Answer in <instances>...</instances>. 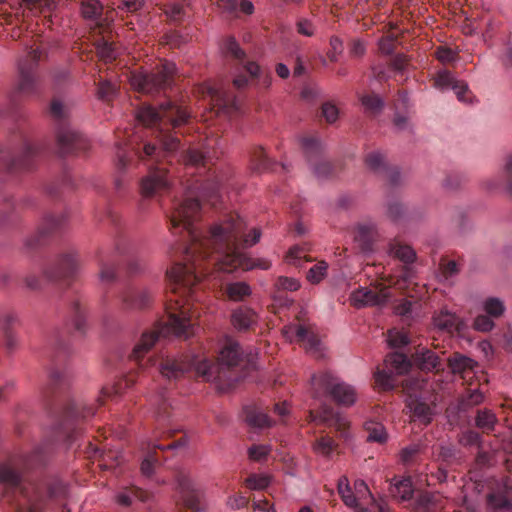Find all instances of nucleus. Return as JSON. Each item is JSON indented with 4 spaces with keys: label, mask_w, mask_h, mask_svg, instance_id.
Segmentation results:
<instances>
[{
    "label": "nucleus",
    "mask_w": 512,
    "mask_h": 512,
    "mask_svg": "<svg viewBox=\"0 0 512 512\" xmlns=\"http://www.w3.org/2000/svg\"><path fill=\"white\" fill-rule=\"evenodd\" d=\"M391 495L401 501H406L412 498L413 488L412 482L409 478L397 481L390 488Z\"/></svg>",
    "instance_id": "c9c22d12"
},
{
    "label": "nucleus",
    "mask_w": 512,
    "mask_h": 512,
    "mask_svg": "<svg viewBox=\"0 0 512 512\" xmlns=\"http://www.w3.org/2000/svg\"><path fill=\"white\" fill-rule=\"evenodd\" d=\"M322 115L328 123H334L338 119L339 110L334 104L326 102L322 105Z\"/></svg>",
    "instance_id": "338daca9"
},
{
    "label": "nucleus",
    "mask_w": 512,
    "mask_h": 512,
    "mask_svg": "<svg viewBox=\"0 0 512 512\" xmlns=\"http://www.w3.org/2000/svg\"><path fill=\"white\" fill-rule=\"evenodd\" d=\"M270 481L271 478L269 476L252 474L245 482L252 490H263L269 486Z\"/></svg>",
    "instance_id": "3c124183"
},
{
    "label": "nucleus",
    "mask_w": 512,
    "mask_h": 512,
    "mask_svg": "<svg viewBox=\"0 0 512 512\" xmlns=\"http://www.w3.org/2000/svg\"><path fill=\"white\" fill-rule=\"evenodd\" d=\"M69 386L70 382L64 375L59 372H53L50 376L48 396L55 397L58 402L59 398L67 392Z\"/></svg>",
    "instance_id": "c85d7f7f"
},
{
    "label": "nucleus",
    "mask_w": 512,
    "mask_h": 512,
    "mask_svg": "<svg viewBox=\"0 0 512 512\" xmlns=\"http://www.w3.org/2000/svg\"><path fill=\"white\" fill-rule=\"evenodd\" d=\"M387 342H388L389 347H391V348H400V347L408 345L410 340H409L408 335L405 333L395 331V330H389Z\"/></svg>",
    "instance_id": "8fccbe9b"
},
{
    "label": "nucleus",
    "mask_w": 512,
    "mask_h": 512,
    "mask_svg": "<svg viewBox=\"0 0 512 512\" xmlns=\"http://www.w3.org/2000/svg\"><path fill=\"white\" fill-rule=\"evenodd\" d=\"M406 407L409 408L413 415L424 425H429L432 422L433 411L420 397L409 395L406 399Z\"/></svg>",
    "instance_id": "a211bd4d"
},
{
    "label": "nucleus",
    "mask_w": 512,
    "mask_h": 512,
    "mask_svg": "<svg viewBox=\"0 0 512 512\" xmlns=\"http://www.w3.org/2000/svg\"><path fill=\"white\" fill-rule=\"evenodd\" d=\"M191 369L194 368L197 376L203 377L206 381L213 382L216 362L211 363L207 359L197 360L196 358L188 359Z\"/></svg>",
    "instance_id": "473e14b6"
},
{
    "label": "nucleus",
    "mask_w": 512,
    "mask_h": 512,
    "mask_svg": "<svg viewBox=\"0 0 512 512\" xmlns=\"http://www.w3.org/2000/svg\"><path fill=\"white\" fill-rule=\"evenodd\" d=\"M484 310L489 316L498 318L504 313L505 307L498 298H489L484 303Z\"/></svg>",
    "instance_id": "09e8293b"
},
{
    "label": "nucleus",
    "mask_w": 512,
    "mask_h": 512,
    "mask_svg": "<svg viewBox=\"0 0 512 512\" xmlns=\"http://www.w3.org/2000/svg\"><path fill=\"white\" fill-rule=\"evenodd\" d=\"M246 413V422L256 428H265L270 427L272 425L267 414L262 413L254 408H247L245 410Z\"/></svg>",
    "instance_id": "e433bc0d"
},
{
    "label": "nucleus",
    "mask_w": 512,
    "mask_h": 512,
    "mask_svg": "<svg viewBox=\"0 0 512 512\" xmlns=\"http://www.w3.org/2000/svg\"><path fill=\"white\" fill-rule=\"evenodd\" d=\"M434 324L440 330L452 332L454 330L460 331V325L462 323L456 314L448 311H441L434 317Z\"/></svg>",
    "instance_id": "cd10ccee"
},
{
    "label": "nucleus",
    "mask_w": 512,
    "mask_h": 512,
    "mask_svg": "<svg viewBox=\"0 0 512 512\" xmlns=\"http://www.w3.org/2000/svg\"><path fill=\"white\" fill-rule=\"evenodd\" d=\"M159 141L161 147L157 155L162 156L164 160L173 155L180 147V140L171 134H164L162 129L159 134Z\"/></svg>",
    "instance_id": "c756f323"
},
{
    "label": "nucleus",
    "mask_w": 512,
    "mask_h": 512,
    "mask_svg": "<svg viewBox=\"0 0 512 512\" xmlns=\"http://www.w3.org/2000/svg\"><path fill=\"white\" fill-rule=\"evenodd\" d=\"M0 482L11 488H18L21 485V476L11 467L7 465H1Z\"/></svg>",
    "instance_id": "a19ab883"
},
{
    "label": "nucleus",
    "mask_w": 512,
    "mask_h": 512,
    "mask_svg": "<svg viewBox=\"0 0 512 512\" xmlns=\"http://www.w3.org/2000/svg\"><path fill=\"white\" fill-rule=\"evenodd\" d=\"M395 255L406 264H411L416 260V252L407 245L399 246L395 251Z\"/></svg>",
    "instance_id": "4d7b16f0"
},
{
    "label": "nucleus",
    "mask_w": 512,
    "mask_h": 512,
    "mask_svg": "<svg viewBox=\"0 0 512 512\" xmlns=\"http://www.w3.org/2000/svg\"><path fill=\"white\" fill-rule=\"evenodd\" d=\"M166 168H151L141 181V193L145 197H151L168 187Z\"/></svg>",
    "instance_id": "9b49d317"
},
{
    "label": "nucleus",
    "mask_w": 512,
    "mask_h": 512,
    "mask_svg": "<svg viewBox=\"0 0 512 512\" xmlns=\"http://www.w3.org/2000/svg\"><path fill=\"white\" fill-rule=\"evenodd\" d=\"M145 5V0H122L117 6V10L127 13H136Z\"/></svg>",
    "instance_id": "680f3d73"
},
{
    "label": "nucleus",
    "mask_w": 512,
    "mask_h": 512,
    "mask_svg": "<svg viewBox=\"0 0 512 512\" xmlns=\"http://www.w3.org/2000/svg\"><path fill=\"white\" fill-rule=\"evenodd\" d=\"M66 224V217L62 214L54 216L48 215L44 218L42 233L50 234L54 233L61 228H63Z\"/></svg>",
    "instance_id": "37998d69"
},
{
    "label": "nucleus",
    "mask_w": 512,
    "mask_h": 512,
    "mask_svg": "<svg viewBox=\"0 0 512 512\" xmlns=\"http://www.w3.org/2000/svg\"><path fill=\"white\" fill-rule=\"evenodd\" d=\"M367 441L384 443L387 440V433L384 426L377 422L366 423Z\"/></svg>",
    "instance_id": "79ce46f5"
},
{
    "label": "nucleus",
    "mask_w": 512,
    "mask_h": 512,
    "mask_svg": "<svg viewBox=\"0 0 512 512\" xmlns=\"http://www.w3.org/2000/svg\"><path fill=\"white\" fill-rule=\"evenodd\" d=\"M114 93L115 87L110 81L104 80L99 83L97 88V97L100 100H109Z\"/></svg>",
    "instance_id": "0e129e2a"
},
{
    "label": "nucleus",
    "mask_w": 512,
    "mask_h": 512,
    "mask_svg": "<svg viewBox=\"0 0 512 512\" xmlns=\"http://www.w3.org/2000/svg\"><path fill=\"white\" fill-rule=\"evenodd\" d=\"M484 400V395L480 390L471 391L465 398L461 401V406L463 409H468L473 406L479 405Z\"/></svg>",
    "instance_id": "13d9d810"
},
{
    "label": "nucleus",
    "mask_w": 512,
    "mask_h": 512,
    "mask_svg": "<svg viewBox=\"0 0 512 512\" xmlns=\"http://www.w3.org/2000/svg\"><path fill=\"white\" fill-rule=\"evenodd\" d=\"M17 318L12 314H6L0 318V329L4 335L5 348L8 352H13L18 347V338L13 331V325Z\"/></svg>",
    "instance_id": "aec40b11"
},
{
    "label": "nucleus",
    "mask_w": 512,
    "mask_h": 512,
    "mask_svg": "<svg viewBox=\"0 0 512 512\" xmlns=\"http://www.w3.org/2000/svg\"><path fill=\"white\" fill-rule=\"evenodd\" d=\"M184 3H167L165 5L164 13L173 22H180L185 16Z\"/></svg>",
    "instance_id": "de8ad7c7"
},
{
    "label": "nucleus",
    "mask_w": 512,
    "mask_h": 512,
    "mask_svg": "<svg viewBox=\"0 0 512 512\" xmlns=\"http://www.w3.org/2000/svg\"><path fill=\"white\" fill-rule=\"evenodd\" d=\"M274 162L266 157L264 149L257 147L251 154V168L253 171L262 173L273 169Z\"/></svg>",
    "instance_id": "2f4dec72"
},
{
    "label": "nucleus",
    "mask_w": 512,
    "mask_h": 512,
    "mask_svg": "<svg viewBox=\"0 0 512 512\" xmlns=\"http://www.w3.org/2000/svg\"><path fill=\"white\" fill-rule=\"evenodd\" d=\"M337 490L338 493L344 502V504L350 508H357L358 507V498L357 496L352 492L349 480L346 476H341L337 483Z\"/></svg>",
    "instance_id": "72a5a7b5"
},
{
    "label": "nucleus",
    "mask_w": 512,
    "mask_h": 512,
    "mask_svg": "<svg viewBox=\"0 0 512 512\" xmlns=\"http://www.w3.org/2000/svg\"><path fill=\"white\" fill-rule=\"evenodd\" d=\"M200 211V203L196 198H187L178 207H176L171 216L173 227L183 226L188 231L193 241H197V234L193 227Z\"/></svg>",
    "instance_id": "0eeeda50"
},
{
    "label": "nucleus",
    "mask_w": 512,
    "mask_h": 512,
    "mask_svg": "<svg viewBox=\"0 0 512 512\" xmlns=\"http://www.w3.org/2000/svg\"><path fill=\"white\" fill-rule=\"evenodd\" d=\"M177 481L184 506L193 512H201L200 502L203 493L195 489L192 481L185 475H179Z\"/></svg>",
    "instance_id": "f8f14e48"
},
{
    "label": "nucleus",
    "mask_w": 512,
    "mask_h": 512,
    "mask_svg": "<svg viewBox=\"0 0 512 512\" xmlns=\"http://www.w3.org/2000/svg\"><path fill=\"white\" fill-rule=\"evenodd\" d=\"M377 236V230L373 224H359L356 227L354 241L358 244L363 253H369L373 250V243Z\"/></svg>",
    "instance_id": "f3484780"
},
{
    "label": "nucleus",
    "mask_w": 512,
    "mask_h": 512,
    "mask_svg": "<svg viewBox=\"0 0 512 512\" xmlns=\"http://www.w3.org/2000/svg\"><path fill=\"white\" fill-rule=\"evenodd\" d=\"M241 355L239 344L234 343L227 345L220 351L216 366L236 368L240 363Z\"/></svg>",
    "instance_id": "5701e85b"
},
{
    "label": "nucleus",
    "mask_w": 512,
    "mask_h": 512,
    "mask_svg": "<svg viewBox=\"0 0 512 512\" xmlns=\"http://www.w3.org/2000/svg\"><path fill=\"white\" fill-rule=\"evenodd\" d=\"M136 120L144 127L150 128L164 121L170 123L173 128L180 127L187 123L189 114L174 105L171 101H166L154 107L150 104H143L135 111Z\"/></svg>",
    "instance_id": "f03ea898"
},
{
    "label": "nucleus",
    "mask_w": 512,
    "mask_h": 512,
    "mask_svg": "<svg viewBox=\"0 0 512 512\" xmlns=\"http://www.w3.org/2000/svg\"><path fill=\"white\" fill-rule=\"evenodd\" d=\"M42 56V51L38 48L32 49L26 55L18 60L19 81L17 88L21 92H32L37 84L38 62Z\"/></svg>",
    "instance_id": "39448f33"
},
{
    "label": "nucleus",
    "mask_w": 512,
    "mask_h": 512,
    "mask_svg": "<svg viewBox=\"0 0 512 512\" xmlns=\"http://www.w3.org/2000/svg\"><path fill=\"white\" fill-rule=\"evenodd\" d=\"M56 137L61 155L78 153L85 151L89 147L87 139L69 126L59 128Z\"/></svg>",
    "instance_id": "6e6552de"
},
{
    "label": "nucleus",
    "mask_w": 512,
    "mask_h": 512,
    "mask_svg": "<svg viewBox=\"0 0 512 512\" xmlns=\"http://www.w3.org/2000/svg\"><path fill=\"white\" fill-rule=\"evenodd\" d=\"M386 367L395 371L396 375H406L411 371L412 363L408 357L399 352H392L386 355L384 359Z\"/></svg>",
    "instance_id": "393cba45"
},
{
    "label": "nucleus",
    "mask_w": 512,
    "mask_h": 512,
    "mask_svg": "<svg viewBox=\"0 0 512 512\" xmlns=\"http://www.w3.org/2000/svg\"><path fill=\"white\" fill-rule=\"evenodd\" d=\"M181 314L182 316L173 313L170 314L168 326L175 336L188 339L194 334L193 325L190 319L184 316V312H181Z\"/></svg>",
    "instance_id": "412c9836"
},
{
    "label": "nucleus",
    "mask_w": 512,
    "mask_h": 512,
    "mask_svg": "<svg viewBox=\"0 0 512 512\" xmlns=\"http://www.w3.org/2000/svg\"><path fill=\"white\" fill-rule=\"evenodd\" d=\"M328 264L325 261H319L307 272V280L312 284L320 283L327 275Z\"/></svg>",
    "instance_id": "c03bdc74"
},
{
    "label": "nucleus",
    "mask_w": 512,
    "mask_h": 512,
    "mask_svg": "<svg viewBox=\"0 0 512 512\" xmlns=\"http://www.w3.org/2000/svg\"><path fill=\"white\" fill-rule=\"evenodd\" d=\"M191 370L188 359H165L160 366V373L169 380H177Z\"/></svg>",
    "instance_id": "2eb2a0df"
},
{
    "label": "nucleus",
    "mask_w": 512,
    "mask_h": 512,
    "mask_svg": "<svg viewBox=\"0 0 512 512\" xmlns=\"http://www.w3.org/2000/svg\"><path fill=\"white\" fill-rule=\"evenodd\" d=\"M270 452V448L265 445H252L248 449V455L250 459L254 461H260L263 458H266Z\"/></svg>",
    "instance_id": "69168bd1"
},
{
    "label": "nucleus",
    "mask_w": 512,
    "mask_h": 512,
    "mask_svg": "<svg viewBox=\"0 0 512 512\" xmlns=\"http://www.w3.org/2000/svg\"><path fill=\"white\" fill-rule=\"evenodd\" d=\"M226 294L233 301H241L251 294V288L246 282L230 283L226 286Z\"/></svg>",
    "instance_id": "58836bf2"
},
{
    "label": "nucleus",
    "mask_w": 512,
    "mask_h": 512,
    "mask_svg": "<svg viewBox=\"0 0 512 512\" xmlns=\"http://www.w3.org/2000/svg\"><path fill=\"white\" fill-rule=\"evenodd\" d=\"M152 301V294L147 289L131 288L125 291L123 303L126 308L140 310L146 308Z\"/></svg>",
    "instance_id": "dca6fc26"
},
{
    "label": "nucleus",
    "mask_w": 512,
    "mask_h": 512,
    "mask_svg": "<svg viewBox=\"0 0 512 512\" xmlns=\"http://www.w3.org/2000/svg\"><path fill=\"white\" fill-rule=\"evenodd\" d=\"M159 338V332L158 331H151L143 333L141 336L140 341L135 345L132 356L135 359H139L142 357L145 353H147L156 343V341Z\"/></svg>",
    "instance_id": "7c9ffc66"
},
{
    "label": "nucleus",
    "mask_w": 512,
    "mask_h": 512,
    "mask_svg": "<svg viewBox=\"0 0 512 512\" xmlns=\"http://www.w3.org/2000/svg\"><path fill=\"white\" fill-rule=\"evenodd\" d=\"M48 495L52 499H66L68 487L61 481H54L48 486Z\"/></svg>",
    "instance_id": "864d4df0"
},
{
    "label": "nucleus",
    "mask_w": 512,
    "mask_h": 512,
    "mask_svg": "<svg viewBox=\"0 0 512 512\" xmlns=\"http://www.w3.org/2000/svg\"><path fill=\"white\" fill-rule=\"evenodd\" d=\"M447 365L453 374L462 375L467 371H473L478 363L468 356L455 352L448 358Z\"/></svg>",
    "instance_id": "b1692460"
},
{
    "label": "nucleus",
    "mask_w": 512,
    "mask_h": 512,
    "mask_svg": "<svg viewBox=\"0 0 512 512\" xmlns=\"http://www.w3.org/2000/svg\"><path fill=\"white\" fill-rule=\"evenodd\" d=\"M366 165L374 172H377L384 164L383 156L380 153H371L365 158Z\"/></svg>",
    "instance_id": "774afa93"
},
{
    "label": "nucleus",
    "mask_w": 512,
    "mask_h": 512,
    "mask_svg": "<svg viewBox=\"0 0 512 512\" xmlns=\"http://www.w3.org/2000/svg\"><path fill=\"white\" fill-rule=\"evenodd\" d=\"M104 6L100 0H82L80 5V14L87 21H93L98 27H103L101 22Z\"/></svg>",
    "instance_id": "4be33fe9"
},
{
    "label": "nucleus",
    "mask_w": 512,
    "mask_h": 512,
    "mask_svg": "<svg viewBox=\"0 0 512 512\" xmlns=\"http://www.w3.org/2000/svg\"><path fill=\"white\" fill-rule=\"evenodd\" d=\"M183 161L186 165L198 167L204 165L205 156L199 150L189 149L188 151H186Z\"/></svg>",
    "instance_id": "6e6d98bb"
},
{
    "label": "nucleus",
    "mask_w": 512,
    "mask_h": 512,
    "mask_svg": "<svg viewBox=\"0 0 512 512\" xmlns=\"http://www.w3.org/2000/svg\"><path fill=\"white\" fill-rule=\"evenodd\" d=\"M438 457L446 464L458 462V451L452 445H441L439 447Z\"/></svg>",
    "instance_id": "603ef678"
},
{
    "label": "nucleus",
    "mask_w": 512,
    "mask_h": 512,
    "mask_svg": "<svg viewBox=\"0 0 512 512\" xmlns=\"http://www.w3.org/2000/svg\"><path fill=\"white\" fill-rule=\"evenodd\" d=\"M375 383L384 391H391L395 388L394 376L392 372L378 370L374 374Z\"/></svg>",
    "instance_id": "a18cd8bd"
},
{
    "label": "nucleus",
    "mask_w": 512,
    "mask_h": 512,
    "mask_svg": "<svg viewBox=\"0 0 512 512\" xmlns=\"http://www.w3.org/2000/svg\"><path fill=\"white\" fill-rule=\"evenodd\" d=\"M295 333L299 341L305 342V349L308 352H320L321 341L315 333L308 331L303 325L296 326Z\"/></svg>",
    "instance_id": "bb28decb"
},
{
    "label": "nucleus",
    "mask_w": 512,
    "mask_h": 512,
    "mask_svg": "<svg viewBox=\"0 0 512 512\" xmlns=\"http://www.w3.org/2000/svg\"><path fill=\"white\" fill-rule=\"evenodd\" d=\"M497 423L496 415L489 409L478 410L475 417V425L484 433L494 430Z\"/></svg>",
    "instance_id": "f704fd0d"
},
{
    "label": "nucleus",
    "mask_w": 512,
    "mask_h": 512,
    "mask_svg": "<svg viewBox=\"0 0 512 512\" xmlns=\"http://www.w3.org/2000/svg\"><path fill=\"white\" fill-rule=\"evenodd\" d=\"M240 248H242V246H238L224 253L221 261L218 263L220 270L232 272L236 268H242L246 271L253 269L254 259L249 257L246 253L241 252Z\"/></svg>",
    "instance_id": "9d476101"
},
{
    "label": "nucleus",
    "mask_w": 512,
    "mask_h": 512,
    "mask_svg": "<svg viewBox=\"0 0 512 512\" xmlns=\"http://www.w3.org/2000/svg\"><path fill=\"white\" fill-rule=\"evenodd\" d=\"M96 52L100 59L105 62H112L117 58V53L112 43L101 41L96 44Z\"/></svg>",
    "instance_id": "49530a36"
},
{
    "label": "nucleus",
    "mask_w": 512,
    "mask_h": 512,
    "mask_svg": "<svg viewBox=\"0 0 512 512\" xmlns=\"http://www.w3.org/2000/svg\"><path fill=\"white\" fill-rule=\"evenodd\" d=\"M275 286L281 290L297 291L301 285L295 278L280 276L277 278Z\"/></svg>",
    "instance_id": "bf43d9fd"
},
{
    "label": "nucleus",
    "mask_w": 512,
    "mask_h": 512,
    "mask_svg": "<svg viewBox=\"0 0 512 512\" xmlns=\"http://www.w3.org/2000/svg\"><path fill=\"white\" fill-rule=\"evenodd\" d=\"M337 447L336 442L329 436H324L317 439L313 445V451L325 458H330L333 450Z\"/></svg>",
    "instance_id": "ea45409f"
},
{
    "label": "nucleus",
    "mask_w": 512,
    "mask_h": 512,
    "mask_svg": "<svg viewBox=\"0 0 512 512\" xmlns=\"http://www.w3.org/2000/svg\"><path fill=\"white\" fill-rule=\"evenodd\" d=\"M314 173L318 178H329L335 175V166L331 162L322 161L315 166Z\"/></svg>",
    "instance_id": "052dcab7"
},
{
    "label": "nucleus",
    "mask_w": 512,
    "mask_h": 512,
    "mask_svg": "<svg viewBox=\"0 0 512 512\" xmlns=\"http://www.w3.org/2000/svg\"><path fill=\"white\" fill-rule=\"evenodd\" d=\"M312 381H316L320 388L326 390L338 405L352 406L356 402L357 394L354 387L344 382H335L331 373L313 375Z\"/></svg>",
    "instance_id": "20e7f679"
},
{
    "label": "nucleus",
    "mask_w": 512,
    "mask_h": 512,
    "mask_svg": "<svg viewBox=\"0 0 512 512\" xmlns=\"http://www.w3.org/2000/svg\"><path fill=\"white\" fill-rule=\"evenodd\" d=\"M487 505L493 512L508 511L512 509L511 501L501 493L488 494Z\"/></svg>",
    "instance_id": "4c0bfd02"
},
{
    "label": "nucleus",
    "mask_w": 512,
    "mask_h": 512,
    "mask_svg": "<svg viewBox=\"0 0 512 512\" xmlns=\"http://www.w3.org/2000/svg\"><path fill=\"white\" fill-rule=\"evenodd\" d=\"M167 276L175 285H182L185 288H191L200 278L195 274L194 267L188 264L177 263L167 271Z\"/></svg>",
    "instance_id": "ddd939ff"
},
{
    "label": "nucleus",
    "mask_w": 512,
    "mask_h": 512,
    "mask_svg": "<svg viewBox=\"0 0 512 512\" xmlns=\"http://www.w3.org/2000/svg\"><path fill=\"white\" fill-rule=\"evenodd\" d=\"M360 101L365 108L375 112L381 111L384 106L383 100L376 94L364 95Z\"/></svg>",
    "instance_id": "5fc2aeb1"
},
{
    "label": "nucleus",
    "mask_w": 512,
    "mask_h": 512,
    "mask_svg": "<svg viewBox=\"0 0 512 512\" xmlns=\"http://www.w3.org/2000/svg\"><path fill=\"white\" fill-rule=\"evenodd\" d=\"M390 297L388 289L380 291L370 290L368 288L357 289L350 296L351 305L357 309L366 306L384 305Z\"/></svg>",
    "instance_id": "1a4fd4ad"
},
{
    "label": "nucleus",
    "mask_w": 512,
    "mask_h": 512,
    "mask_svg": "<svg viewBox=\"0 0 512 512\" xmlns=\"http://www.w3.org/2000/svg\"><path fill=\"white\" fill-rule=\"evenodd\" d=\"M176 72V64L165 60L148 73L133 74L130 83L139 92L153 94L170 88Z\"/></svg>",
    "instance_id": "7ed1b4c3"
},
{
    "label": "nucleus",
    "mask_w": 512,
    "mask_h": 512,
    "mask_svg": "<svg viewBox=\"0 0 512 512\" xmlns=\"http://www.w3.org/2000/svg\"><path fill=\"white\" fill-rule=\"evenodd\" d=\"M215 371L213 383L221 393L231 391L242 380V376L236 371V368L216 366Z\"/></svg>",
    "instance_id": "4468645a"
},
{
    "label": "nucleus",
    "mask_w": 512,
    "mask_h": 512,
    "mask_svg": "<svg viewBox=\"0 0 512 512\" xmlns=\"http://www.w3.org/2000/svg\"><path fill=\"white\" fill-rule=\"evenodd\" d=\"M247 223L239 216H230L221 225L214 226L211 229V235L215 241L223 242V253L235 249L238 246L248 248L256 245L262 236V231L254 227L250 234L245 235Z\"/></svg>",
    "instance_id": "f257e3e1"
},
{
    "label": "nucleus",
    "mask_w": 512,
    "mask_h": 512,
    "mask_svg": "<svg viewBox=\"0 0 512 512\" xmlns=\"http://www.w3.org/2000/svg\"><path fill=\"white\" fill-rule=\"evenodd\" d=\"M80 268L79 256L76 252H67L60 254L48 267L44 270V275L51 281L64 278H70L77 274Z\"/></svg>",
    "instance_id": "423d86ee"
},
{
    "label": "nucleus",
    "mask_w": 512,
    "mask_h": 512,
    "mask_svg": "<svg viewBox=\"0 0 512 512\" xmlns=\"http://www.w3.org/2000/svg\"><path fill=\"white\" fill-rule=\"evenodd\" d=\"M256 321V313L248 307H241L232 314V323L238 330H247Z\"/></svg>",
    "instance_id": "a878e982"
},
{
    "label": "nucleus",
    "mask_w": 512,
    "mask_h": 512,
    "mask_svg": "<svg viewBox=\"0 0 512 512\" xmlns=\"http://www.w3.org/2000/svg\"><path fill=\"white\" fill-rule=\"evenodd\" d=\"M491 316L487 315H479L475 318L473 323V328L477 331L481 332H489L494 327V322L490 318Z\"/></svg>",
    "instance_id": "e2e57ef3"
},
{
    "label": "nucleus",
    "mask_w": 512,
    "mask_h": 512,
    "mask_svg": "<svg viewBox=\"0 0 512 512\" xmlns=\"http://www.w3.org/2000/svg\"><path fill=\"white\" fill-rule=\"evenodd\" d=\"M416 366L425 372H430L438 369L440 366L439 356L430 349L421 348L418 349L413 355Z\"/></svg>",
    "instance_id": "6ab92c4d"
}]
</instances>
